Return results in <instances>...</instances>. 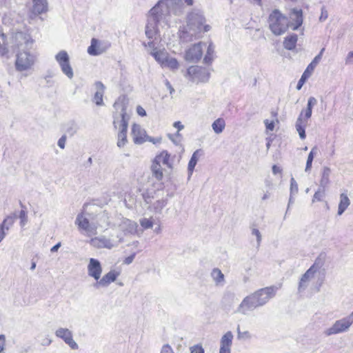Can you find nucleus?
I'll return each instance as SVG.
<instances>
[{
	"label": "nucleus",
	"mask_w": 353,
	"mask_h": 353,
	"mask_svg": "<svg viewBox=\"0 0 353 353\" xmlns=\"http://www.w3.org/2000/svg\"><path fill=\"white\" fill-rule=\"evenodd\" d=\"M190 353H205L204 349L201 345H195L190 348Z\"/></svg>",
	"instance_id": "nucleus-52"
},
{
	"label": "nucleus",
	"mask_w": 353,
	"mask_h": 353,
	"mask_svg": "<svg viewBox=\"0 0 353 353\" xmlns=\"http://www.w3.org/2000/svg\"><path fill=\"white\" fill-rule=\"evenodd\" d=\"M113 123L115 128H118L119 129L117 145L119 148H123L128 143L127 131L128 126V118L123 108L121 113V119L114 118Z\"/></svg>",
	"instance_id": "nucleus-7"
},
{
	"label": "nucleus",
	"mask_w": 353,
	"mask_h": 353,
	"mask_svg": "<svg viewBox=\"0 0 353 353\" xmlns=\"http://www.w3.org/2000/svg\"><path fill=\"white\" fill-rule=\"evenodd\" d=\"M211 27L206 24V19L203 12L194 9L186 17V26L180 34L183 42H190L202 37L204 32L210 31Z\"/></svg>",
	"instance_id": "nucleus-1"
},
{
	"label": "nucleus",
	"mask_w": 353,
	"mask_h": 353,
	"mask_svg": "<svg viewBox=\"0 0 353 353\" xmlns=\"http://www.w3.org/2000/svg\"><path fill=\"white\" fill-rule=\"evenodd\" d=\"M81 234L90 237L97 234V225L94 219H90L85 216L84 212H81L77 216L74 221Z\"/></svg>",
	"instance_id": "nucleus-6"
},
{
	"label": "nucleus",
	"mask_w": 353,
	"mask_h": 353,
	"mask_svg": "<svg viewBox=\"0 0 353 353\" xmlns=\"http://www.w3.org/2000/svg\"><path fill=\"white\" fill-rule=\"evenodd\" d=\"M183 1L188 5V6H192L193 4V0H181V2L179 3H174L173 6H171L168 8L169 13L170 12H176V7H180L183 5Z\"/></svg>",
	"instance_id": "nucleus-45"
},
{
	"label": "nucleus",
	"mask_w": 353,
	"mask_h": 353,
	"mask_svg": "<svg viewBox=\"0 0 353 353\" xmlns=\"http://www.w3.org/2000/svg\"><path fill=\"white\" fill-rule=\"evenodd\" d=\"M298 184L295 179L292 177L290 179V194L296 195L298 193Z\"/></svg>",
	"instance_id": "nucleus-50"
},
{
	"label": "nucleus",
	"mask_w": 353,
	"mask_h": 353,
	"mask_svg": "<svg viewBox=\"0 0 353 353\" xmlns=\"http://www.w3.org/2000/svg\"><path fill=\"white\" fill-rule=\"evenodd\" d=\"M144 201L147 204H150L149 208L155 213H161L163 209L165 207L168 203L167 199H161L152 202V196L149 193H145L143 194Z\"/></svg>",
	"instance_id": "nucleus-19"
},
{
	"label": "nucleus",
	"mask_w": 353,
	"mask_h": 353,
	"mask_svg": "<svg viewBox=\"0 0 353 353\" xmlns=\"http://www.w3.org/2000/svg\"><path fill=\"white\" fill-rule=\"evenodd\" d=\"M123 240V237L120 236H117V239H112L105 236L92 238L90 241V244L96 248H107L112 249L117 247Z\"/></svg>",
	"instance_id": "nucleus-10"
},
{
	"label": "nucleus",
	"mask_w": 353,
	"mask_h": 353,
	"mask_svg": "<svg viewBox=\"0 0 353 353\" xmlns=\"http://www.w3.org/2000/svg\"><path fill=\"white\" fill-rule=\"evenodd\" d=\"M19 217L20 219V225L21 227H23L28 223L27 212L24 210H21L19 212Z\"/></svg>",
	"instance_id": "nucleus-49"
},
{
	"label": "nucleus",
	"mask_w": 353,
	"mask_h": 353,
	"mask_svg": "<svg viewBox=\"0 0 353 353\" xmlns=\"http://www.w3.org/2000/svg\"><path fill=\"white\" fill-rule=\"evenodd\" d=\"M173 126L178 130V132L184 128V125L180 121H175ZM177 134L179 135V133L177 132Z\"/></svg>",
	"instance_id": "nucleus-62"
},
{
	"label": "nucleus",
	"mask_w": 353,
	"mask_h": 353,
	"mask_svg": "<svg viewBox=\"0 0 353 353\" xmlns=\"http://www.w3.org/2000/svg\"><path fill=\"white\" fill-rule=\"evenodd\" d=\"M55 60L59 63L62 72L70 79L74 77L72 68L70 63V57L65 50H61L55 55Z\"/></svg>",
	"instance_id": "nucleus-12"
},
{
	"label": "nucleus",
	"mask_w": 353,
	"mask_h": 353,
	"mask_svg": "<svg viewBox=\"0 0 353 353\" xmlns=\"http://www.w3.org/2000/svg\"><path fill=\"white\" fill-rule=\"evenodd\" d=\"M105 48L101 45V41L97 39H92L91 44L88 48V53L92 56H97L103 53Z\"/></svg>",
	"instance_id": "nucleus-25"
},
{
	"label": "nucleus",
	"mask_w": 353,
	"mask_h": 353,
	"mask_svg": "<svg viewBox=\"0 0 353 353\" xmlns=\"http://www.w3.org/2000/svg\"><path fill=\"white\" fill-rule=\"evenodd\" d=\"M132 136L133 141L135 144H143L146 141L152 143L153 144L160 143L161 137L153 138L149 137L146 131L139 124L134 123L132 127Z\"/></svg>",
	"instance_id": "nucleus-9"
},
{
	"label": "nucleus",
	"mask_w": 353,
	"mask_h": 353,
	"mask_svg": "<svg viewBox=\"0 0 353 353\" xmlns=\"http://www.w3.org/2000/svg\"><path fill=\"white\" fill-rule=\"evenodd\" d=\"M205 46V44L201 41L191 46L185 51V60L192 63L198 62L203 56V47Z\"/></svg>",
	"instance_id": "nucleus-15"
},
{
	"label": "nucleus",
	"mask_w": 353,
	"mask_h": 353,
	"mask_svg": "<svg viewBox=\"0 0 353 353\" xmlns=\"http://www.w3.org/2000/svg\"><path fill=\"white\" fill-rule=\"evenodd\" d=\"M135 255H136V254L133 253L131 255H130L129 256L126 257L124 259L123 263L126 265H129V264L132 263L133 260L134 259Z\"/></svg>",
	"instance_id": "nucleus-60"
},
{
	"label": "nucleus",
	"mask_w": 353,
	"mask_h": 353,
	"mask_svg": "<svg viewBox=\"0 0 353 353\" xmlns=\"http://www.w3.org/2000/svg\"><path fill=\"white\" fill-rule=\"evenodd\" d=\"M278 290V287L272 285L259 289L252 293L258 307L263 306L274 298Z\"/></svg>",
	"instance_id": "nucleus-8"
},
{
	"label": "nucleus",
	"mask_w": 353,
	"mask_h": 353,
	"mask_svg": "<svg viewBox=\"0 0 353 353\" xmlns=\"http://www.w3.org/2000/svg\"><path fill=\"white\" fill-rule=\"evenodd\" d=\"M137 113L140 115V116H145L146 115V112L145 110L141 108V106H139L137 108Z\"/></svg>",
	"instance_id": "nucleus-64"
},
{
	"label": "nucleus",
	"mask_w": 353,
	"mask_h": 353,
	"mask_svg": "<svg viewBox=\"0 0 353 353\" xmlns=\"http://www.w3.org/2000/svg\"><path fill=\"white\" fill-rule=\"evenodd\" d=\"M268 23L270 30L276 36L284 34L290 26L288 17L277 9L270 14Z\"/></svg>",
	"instance_id": "nucleus-4"
},
{
	"label": "nucleus",
	"mask_w": 353,
	"mask_h": 353,
	"mask_svg": "<svg viewBox=\"0 0 353 353\" xmlns=\"http://www.w3.org/2000/svg\"><path fill=\"white\" fill-rule=\"evenodd\" d=\"M151 170L152 176L155 177L157 180L160 181L163 179V169L161 165L158 164L157 163L152 162Z\"/></svg>",
	"instance_id": "nucleus-37"
},
{
	"label": "nucleus",
	"mask_w": 353,
	"mask_h": 353,
	"mask_svg": "<svg viewBox=\"0 0 353 353\" xmlns=\"http://www.w3.org/2000/svg\"><path fill=\"white\" fill-rule=\"evenodd\" d=\"M331 174V170L328 167H323L321 173V179L320 180L319 187L323 189H325L330 183V176Z\"/></svg>",
	"instance_id": "nucleus-30"
},
{
	"label": "nucleus",
	"mask_w": 353,
	"mask_h": 353,
	"mask_svg": "<svg viewBox=\"0 0 353 353\" xmlns=\"http://www.w3.org/2000/svg\"><path fill=\"white\" fill-rule=\"evenodd\" d=\"M55 335L65 342V340L72 336V332L68 328L59 327L55 331Z\"/></svg>",
	"instance_id": "nucleus-38"
},
{
	"label": "nucleus",
	"mask_w": 353,
	"mask_h": 353,
	"mask_svg": "<svg viewBox=\"0 0 353 353\" xmlns=\"http://www.w3.org/2000/svg\"><path fill=\"white\" fill-rule=\"evenodd\" d=\"M163 66L168 67L170 69L174 70L178 68L179 63L177 60L174 58L167 57Z\"/></svg>",
	"instance_id": "nucleus-43"
},
{
	"label": "nucleus",
	"mask_w": 353,
	"mask_h": 353,
	"mask_svg": "<svg viewBox=\"0 0 353 353\" xmlns=\"http://www.w3.org/2000/svg\"><path fill=\"white\" fill-rule=\"evenodd\" d=\"M32 14L34 16L46 12L48 10V3L46 0H32Z\"/></svg>",
	"instance_id": "nucleus-26"
},
{
	"label": "nucleus",
	"mask_w": 353,
	"mask_h": 353,
	"mask_svg": "<svg viewBox=\"0 0 353 353\" xmlns=\"http://www.w3.org/2000/svg\"><path fill=\"white\" fill-rule=\"evenodd\" d=\"M160 353H174L172 348L168 344L164 345L161 350Z\"/></svg>",
	"instance_id": "nucleus-56"
},
{
	"label": "nucleus",
	"mask_w": 353,
	"mask_h": 353,
	"mask_svg": "<svg viewBox=\"0 0 353 353\" xmlns=\"http://www.w3.org/2000/svg\"><path fill=\"white\" fill-rule=\"evenodd\" d=\"M6 343V336L3 334L0 335V353H2L4 350Z\"/></svg>",
	"instance_id": "nucleus-59"
},
{
	"label": "nucleus",
	"mask_w": 353,
	"mask_h": 353,
	"mask_svg": "<svg viewBox=\"0 0 353 353\" xmlns=\"http://www.w3.org/2000/svg\"><path fill=\"white\" fill-rule=\"evenodd\" d=\"M346 64H350L353 63V51L350 52L345 59Z\"/></svg>",
	"instance_id": "nucleus-61"
},
{
	"label": "nucleus",
	"mask_w": 353,
	"mask_h": 353,
	"mask_svg": "<svg viewBox=\"0 0 353 353\" xmlns=\"http://www.w3.org/2000/svg\"><path fill=\"white\" fill-rule=\"evenodd\" d=\"M119 274V271L112 270L103 275L101 279H99L98 281L94 284V287L97 288L100 287H108L111 283L116 281Z\"/></svg>",
	"instance_id": "nucleus-21"
},
{
	"label": "nucleus",
	"mask_w": 353,
	"mask_h": 353,
	"mask_svg": "<svg viewBox=\"0 0 353 353\" xmlns=\"http://www.w3.org/2000/svg\"><path fill=\"white\" fill-rule=\"evenodd\" d=\"M325 50V48H322L318 55H316L312 61L308 65L306 70L302 74L301 79L298 81L296 89L301 90L303 85L305 83V79L309 77V76L311 74L312 72L314 70V68L316 66V65L320 62L323 53Z\"/></svg>",
	"instance_id": "nucleus-18"
},
{
	"label": "nucleus",
	"mask_w": 353,
	"mask_h": 353,
	"mask_svg": "<svg viewBox=\"0 0 353 353\" xmlns=\"http://www.w3.org/2000/svg\"><path fill=\"white\" fill-rule=\"evenodd\" d=\"M150 54L158 63H159L162 66L163 65L168 57L166 52L163 50H157L156 49H154Z\"/></svg>",
	"instance_id": "nucleus-36"
},
{
	"label": "nucleus",
	"mask_w": 353,
	"mask_h": 353,
	"mask_svg": "<svg viewBox=\"0 0 353 353\" xmlns=\"http://www.w3.org/2000/svg\"><path fill=\"white\" fill-rule=\"evenodd\" d=\"M214 46L213 43H210L207 49L206 54L204 57V62L207 64L210 63L214 59Z\"/></svg>",
	"instance_id": "nucleus-40"
},
{
	"label": "nucleus",
	"mask_w": 353,
	"mask_h": 353,
	"mask_svg": "<svg viewBox=\"0 0 353 353\" xmlns=\"http://www.w3.org/2000/svg\"><path fill=\"white\" fill-rule=\"evenodd\" d=\"M97 92L94 96V101L97 105H103V96L104 93L105 86L101 81L95 83Z\"/></svg>",
	"instance_id": "nucleus-27"
},
{
	"label": "nucleus",
	"mask_w": 353,
	"mask_h": 353,
	"mask_svg": "<svg viewBox=\"0 0 353 353\" xmlns=\"http://www.w3.org/2000/svg\"><path fill=\"white\" fill-rule=\"evenodd\" d=\"M87 269L88 274L94 278L97 282L102 273V266L100 261L98 259L90 258Z\"/></svg>",
	"instance_id": "nucleus-20"
},
{
	"label": "nucleus",
	"mask_w": 353,
	"mask_h": 353,
	"mask_svg": "<svg viewBox=\"0 0 353 353\" xmlns=\"http://www.w3.org/2000/svg\"><path fill=\"white\" fill-rule=\"evenodd\" d=\"M258 306L252 294L245 296L239 305L236 310V314L247 315L250 312L254 310Z\"/></svg>",
	"instance_id": "nucleus-17"
},
{
	"label": "nucleus",
	"mask_w": 353,
	"mask_h": 353,
	"mask_svg": "<svg viewBox=\"0 0 353 353\" xmlns=\"http://www.w3.org/2000/svg\"><path fill=\"white\" fill-rule=\"evenodd\" d=\"M65 343L72 349L74 350H77L79 349L78 344L74 341L73 339L72 336L69 337L67 340H65Z\"/></svg>",
	"instance_id": "nucleus-51"
},
{
	"label": "nucleus",
	"mask_w": 353,
	"mask_h": 353,
	"mask_svg": "<svg viewBox=\"0 0 353 353\" xmlns=\"http://www.w3.org/2000/svg\"><path fill=\"white\" fill-rule=\"evenodd\" d=\"M201 154V150H196L192 155V157L188 163V174L189 177L191 176L192 174V172L194 171V169L197 163V161L199 160V157Z\"/></svg>",
	"instance_id": "nucleus-31"
},
{
	"label": "nucleus",
	"mask_w": 353,
	"mask_h": 353,
	"mask_svg": "<svg viewBox=\"0 0 353 353\" xmlns=\"http://www.w3.org/2000/svg\"><path fill=\"white\" fill-rule=\"evenodd\" d=\"M352 325V324L345 317H344L336 321L330 327L324 331V334L329 336L346 332L349 330Z\"/></svg>",
	"instance_id": "nucleus-14"
},
{
	"label": "nucleus",
	"mask_w": 353,
	"mask_h": 353,
	"mask_svg": "<svg viewBox=\"0 0 353 353\" xmlns=\"http://www.w3.org/2000/svg\"><path fill=\"white\" fill-rule=\"evenodd\" d=\"M317 103L316 99L313 97H310L307 100V108L312 110V108Z\"/></svg>",
	"instance_id": "nucleus-54"
},
{
	"label": "nucleus",
	"mask_w": 353,
	"mask_h": 353,
	"mask_svg": "<svg viewBox=\"0 0 353 353\" xmlns=\"http://www.w3.org/2000/svg\"><path fill=\"white\" fill-rule=\"evenodd\" d=\"M350 204V201L347 194L342 193L340 195V202L338 208V214L341 215Z\"/></svg>",
	"instance_id": "nucleus-33"
},
{
	"label": "nucleus",
	"mask_w": 353,
	"mask_h": 353,
	"mask_svg": "<svg viewBox=\"0 0 353 353\" xmlns=\"http://www.w3.org/2000/svg\"><path fill=\"white\" fill-rule=\"evenodd\" d=\"M17 215L15 213L12 214V215L8 216L0 224V226L2 227L4 229V230L8 231L9 229L14 224Z\"/></svg>",
	"instance_id": "nucleus-39"
},
{
	"label": "nucleus",
	"mask_w": 353,
	"mask_h": 353,
	"mask_svg": "<svg viewBox=\"0 0 353 353\" xmlns=\"http://www.w3.org/2000/svg\"><path fill=\"white\" fill-rule=\"evenodd\" d=\"M252 337L251 334L248 331L241 332L240 330V327L238 325L237 327V338L239 340H248Z\"/></svg>",
	"instance_id": "nucleus-47"
},
{
	"label": "nucleus",
	"mask_w": 353,
	"mask_h": 353,
	"mask_svg": "<svg viewBox=\"0 0 353 353\" xmlns=\"http://www.w3.org/2000/svg\"><path fill=\"white\" fill-rule=\"evenodd\" d=\"M97 230L98 228H107L110 225V218L108 214L103 211L96 215L94 219Z\"/></svg>",
	"instance_id": "nucleus-24"
},
{
	"label": "nucleus",
	"mask_w": 353,
	"mask_h": 353,
	"mask_svg": "<svg viewBox=\"0 0 353 353\" xmlns=\"http://www.w3.org/2000/svg\"><path fill=\"white\" fill-rule=\"evenodd\" d=\"M325 189H323L319 187L318 190L314 193L313 196L312 202L314 203L315 201H321L325 196Z\"/></svg>",
	"instance_id": "nucleus-46"
},
{
	"label": "nucleus",
	"mask_w": 353,
	"mask_h": 353,
	"mask_svg": "<svg viewBox=\"0 0 353 353\" xmlns=\"http://www.w3.org/2000/svg\"><path fill=\"white\" fill-rule=\"evenodd\" d=\"M327 17H328L327 11L324 8H322L321 14L319 17V20L321 21H324L327 19Z\"/></svg>",
	"instance_id": "nucleus-57"
},
{
	"label": "nucleus",
	"mask_w": 353,
	"mask_h": 353,
	"mask_svg": "<svg viewBox=\"0 0 353 353\" xmlns=\"http://www.w3.org/2000/svg\"><path fill=\"white\" fill-rule=\"evenodd\" d=\"M8 52L7 44L6 43V36L0 32V54L5 55Z\"/></svg>",
	"instance_id": "nucleus-42"
},
{
	"label": "nucleus",
	"mask_w": 353,
	"mask_h": 353,
	"mask_svg": "<svg viewBox=\"0 0 353 353\" xmlns=\"http://www.w3.org/2000/svg\"><path fill=\"white\" fill-rule=\"evenodd\" d=\"M264 123L265 125L266 129L270 131H273L274 129V122L273 121H270L266 119L264 121Z\"/></svg>",
	"instance_id": "nucleus-55"
},
{
	"label": "nucleus",
	"mask_w": 353,
	"mask_h": 353,
	"mask_svg": "<svg viewBox=\"0 0 353 353\" xmlns=\"http://www.w3.org/2000/svg\"><path fill=\"white\" fill-rule=\"evenodd\" d=\"M170 155L168 154L167 151L161 152L159 155H157L154 159L153 162L157 163L159 165H163L167 166L168 168H171L172 164L170 161Z\"/></svg>",
	"instance_id": "nucleus-28"
},
{
	"label": "nucleus",
	"mask_w": 353,
	"mask_h": 353,
	"mask_svg": "<svg viewBox=\"0 0 353 353\" xmlns=\"http://www.w3.org/2000/svg\"><path fill=\"white\" fill-rule=\"evenodd\" d=\"M282 172V169L279 166L274 165L272 166V172L274 174H276L278 173H281Z\"/></svg>",
	"instance_id": "nucleus-63"
},
{
	"label": "nucleus",
	"mask_w": 353,
	"mask_h": 353,
	"mask_svg": "<svg viewBox=\"0 0 353 353\" xmlns=\"http://www.w3.org/2000/svg\"><path fill=\"white\" fill-rule=\"evenodd\" d=\"M325 262V254H321L315 260L314 264L302 275L298 290L299 292L304 291L310 285V281L314 278L316 272L323 267Z\"/></svg>",
	"instance_id": "nucleus-5"
},
{
	"label": "nucleus",
	"mask_w": 353,
	"mask_h": 353,
	"mask_svg": "<svg viewBox=\"0 0 353 353\" xmlns=\"http://www.w3.org/2000/svg\"><path fill=\"white\" fill-rule=\"evenodd\" d=\"M290 18L292 21H295L293 26V30H296L303 23L302 10L293 9L290 13Z\"/></svg>",
	"instance_id": "nucleus-29"
},
{
	"label": "nucleus",
	"mask_w": 353,
	"mask_h": 353,
	"mask_svg": "<svg viewBox=\"0 0 353 353\" xmlns=\"http://www.w3.org/2000/svg\"><path fill=\"white\" fill-rule=\"evenodd\" d=\"M55 60L59 63L62 72L70 79L74 77L72 68L70 63V57L65 50H61L55 55Z\"/></svg>",
	"instance_id": "nucleus-11"
},
{
	"label": "nucleus",
	"mask_w": 353,
	"mask_h": 353,
	"mask_svg": "<svg viewBox=\"0 0 353 353\" xmlns=\"http://www.w3.org/2000/svg\"><path fill=\"white\" fill-rule=\"evenodd\" d=\"M298 37L296 34H292L285 38L283 41L284 48L287 50H292L296 47Z\"/></svg>",
	"instance_id": "nucleus-32"
},
{
	"label": "nucleus",
	"mask_w": 353,
	"mask_h": 353,
	"mask_svg": "<svg viewBox=\"0 0 353 353\" xmlns=\"http://www.w3.org/2000/svg\"><path fill=\"white\" fill-rule=\"evenodd\" d=\"M233 334L232 332H227L221 339L219 353H231Z\"/></svg>",
	"instance_id": "nucleus-23"
},
{
	"label": "nucleus",
	"mask_w": 353,
	"mask_h": 353,
	"mask_svg": "<svg viewBox=\"0 0 353 353\" xmlns=\"http://www.w3.org/2000/svg\"><path fill=\"white\" fill-rule=\"evenodd\" d=\"M211 276L216 285H223L224 274L219 268H214L212 270Z\"/></svg>",
	"instance_id": "nucleus-35"
},
{
	"label": "nucleus",
	"mask_w": 353,
	"mask_h": 353,
	"mask_svg": "<svg viewBox=\"0 0 353 353\" xmlns=\"http://www.w3.org/2000/svg\"><path fill=\"white\" fill-rule=\"evenodd\" d=\"M235 294L232 292H226L223 298V301H231V303H234L235 301Z\"/></svg>",
	"instance_id": "nucleus-53"
},
{
	"label": "nucleus",
	"mask_w": 353,
	"mask_h": 353,
	"mask_svg": "<svg viewBox=\"0 0 353 353\" xmlns=\"http://www.w3.org/2000/svg\"><path fill=\"white\" fill-rule=\"evenodd\" d=\"M66 141L65 135H63L58 141V145L60 148L64 149Z\"/></svg>",
	"instance_id": "nucleus-58"
},
{
	"label": "nucleus",
	"mask_w": 353,
	"mask_h": 353,
	"mask_svg": "<svg viewBox=\"0 0 353 353\" xmlns=\"http://www.w3.org/2000/svg\"><path fill=\"white\" fill-rule=\"evenodd\" d=\"M312 110L307 108L301 111L296 121V130L301 139H304L306 137L305 128L307 124V119L312 116Z\"/></svg>",
	"instance_id": "nucleus-16"
},
{
	"label": "nucleus",
	"mask_w": 353,
	"mask_h": 353,
	"mask_svg": "<svg viewBox=\"0 0 353 353\" xmlns=\"http://www.w3.org/2000/svg\"><path fill=\"white\" fill-rule=\"evenodd\" d=\"M17 47L29 49L32 48L33 40L29 35L21 32H17L14 36ZM36 62V56L28 50H23L17 54L15 68L19 72L28 71L32 69Z\"/></svg>",
	"instance_id": "nucleus-3"
},
{
	"label": "nucleus",
	"mask_w": 353,
	"mask_h": 353,
	"mask_svg": "<svg viewBox=\"0 0 353 353\" xmlns=\"http://www.w3.org/2000/svg\"><path fill=\"white\" fill-rule=\"evenodd\" d=\"M317 149L316 147L313 148L310 152L308 154L306 166H305V172L310 171L312 168V161L314 157V155L316 154Z\"/></svg>",
	"instance_id": "nucleus-41"
},
{
	"label": "nucleus",
	"mask_w": 353,
	"mask_h": 353,
	"mask_svg": "<svg viewBox=\"0 0 353 353\" xmlns=\"http://www.w3.org/2000/svg\"><path fill=\"white\" fill-rule=\"evenodd\" d=\"M251 234L252 235L256 236L257 247H259L262 240V236L260 231L257 228L252 227L251 228Z\"/></svg>",
	"instance_id": "nucleus-48"
},
{
	"label": "nucleus",
	"mask_w": 353,
	"mask_h": 353,
	"mask_svg": "<svg viewBox=\"0 0 353 353\" xmlns=\"http://www.w3.org/2000/svg\"><path fill=\"white\" fill-rule=\"evenodd\" d=\"M208 69L198 65L191 66L187 70V76L192 81L207 82L210 79Z\"/></svg>",
	"instance_id": "nucleus-13"
},
{
	"label": "nucleus",
	"mask_w": 353,
	"mask_h": 353,
	"mask_svg": "<svg viewBox=\"0 0 353 353\" xmlns=\"http://www.w3.org/2000/svg\"><path fill=\"white\" fill-rule=\"evenodd\" d=\"M213 131L219 134L223 132L225 128V121L223 118L216 119L212 124Z\"/></svg>",
	"instance_id": "nucleus-34"
},
{
	"label": "nucleus",
	"mask_w": 353,
	"mask_h": 353,
	"mask_svg": "<svg viewBox=\"0 0 353 353\" xmlns=\"http://www.w3.org/2000/svg\"><path fill=\"white\" fill-rule=\"evenodd\" d=\"M181 0H161L150 11L148 23L145 26V35L150 39H157L159 32L158 26L165 17L169 14L168 8Z\"/></svg>",
	"instance_id": "nucleus-2"
},
{
	"label": "nucleus",
	"mask_w": 353,
	"mask_h": 353,
	"mask_svg": "<svg viewBox=\"0 0 353 353\" xmlns=\"http://www.w3.org/2000/svg\"><path fill=\"white\" fill-rule=\"evenodd\" d=\"M137 227L138 225L136 222L125 218H123L119 225V229L123 232L125 235L135 234Z\"/></svg>",
	"instance_id": "nucleus-22"
},
{
	"label": "nucleus",
	"mask_w": 353,
	"mask_h": 353,
	"mask_svg": "<svg viewBox=\"0 0 353 353\" xmlns=\"http://www.w3.org/2000/svg\"><path fill=\"white\" fill-rule=\"evenodd\" d=\"M139 222L141 227L145 230L152 228L154 224L152 218H143L140 219Z\"/></svg>",
	"instance_id": "nucleus-44"
}]
</instances>
